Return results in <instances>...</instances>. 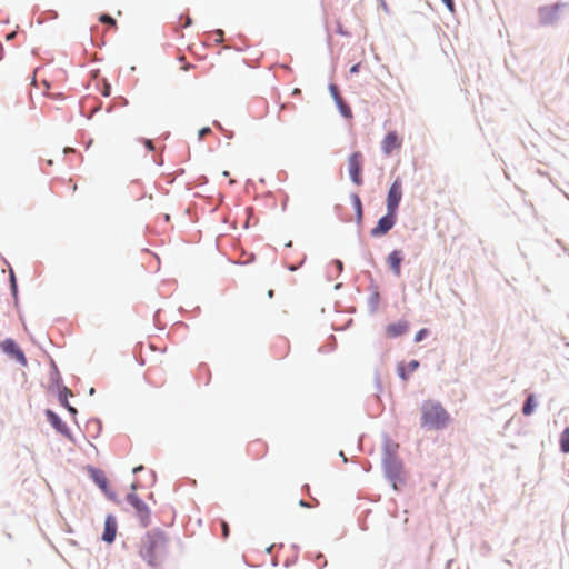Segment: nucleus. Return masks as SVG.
<instances>
[{
  "instance_id": "nucleus-18",
  "label": "nucleus",
  "mask_w": 569,
  "mask_h": 569,
  "mask_svg": "<svg viewBox=\"0 0 569 569\" xmlns=\"http://www.w3.org/2000/svg\"><path fill=\"white\" fill-rule=\"evenodd\" d=\"M352 202H353V206H355L356 211H357L358 221H361V219H362V204H361V200H360L359 196L353 194L352 196Z\"/></svg>"
},
{
  "instance_id": "nucleus-17",
  "label": "nucleus",
  "mask_w": 569,
  "mask_h": 569,
  "mask_svg": "<svg viewBox=\"0 0 569 569\" xmlns=\"http://www.w3.org/2000/svg\"><path fill=\"white\" fill-rule=\"evenodd\" d=\"M535 407H536L535 396L530 395V396H528V398L523 405L522 413L525 416L531 415L535 410Z\"/></svg>"
},
{
  "instance_id": "nucleus-7",
  "label": "nucleus",
  "mask_w": 569,
  "mask_h": 569,
  "mask_svg": "<svg viewBox=\"0 0 569 569\" xmlns=\"http://www.w3.org/2000/svg\"><path fill=\"white\" fill-rule=\"evenodd\" d=\"M128 501L136 509L138 517L141 519V521L146 523L149 518V509L147 505L142 500H140L138 496L134 493L128 495Z\"/></svg>"
},
{
  "instance_id": "nucleus-6",
  "label": "nucleus",
  "mask_w": 569,
  "mask_h": 569,
  "mask_svg": "<svg viewBox=\"0 0 569 569\" xmlns=\"http://www.w3.org/2000/svg\"><path fill=\"white\" fill-rule=\"evenodd\" d=\"M397 219V213H390L387 211V214L379 219L377 226L371 229L370 233L372 237H381L388 233L395 226Z\"/></svg>"
},
{
  "instance_id": "nucleus-34",
  "label": "nucleus",
  "mask_w": 569,
  "mask_h": 569,
  "mask_svg": "<svg viewBox=\"0 0 569 569\" xmlns=\"http://www.w3.org/2000/svg\"><path fill=\"white\" fill-rule=\"evenodd\" d=\"M29 108H33V101L31 100L30 97H29Z\"/></svg>"
},
{
  "instance_id": "nucleus-9",
  "label": "nucleus",
  "mask_w": 569,
  "mask_h": 569,
  "mask_svg": "<svg viewBox=\"0 0 569 569\" xmlns=\"http://www.w3.org/2000/svg\"><path fill=\"white\" fill-rule=\"evenodd\" d=\"M401 147V140L395 131L389 132L381 142V149L385 154H390L393 150Z\"/></svg>"
},
{
  "instance_id": "nucleus-27",
  "label": "nucleus",
  "mask_w": 569,
  "mask_h": 569,
  "mask_svg": "<svg viewBox=\"0 0 569 569\" xmlns=\"http://www.w3.org/2000/svg\"><path fill=\"white\" fill-rule=\"evenodd\" d=\"M216 33H217V36H218V37H217V39H216V41H217V42H221V41H222V39H223V31H222V30H217V31H216Z\"/></svg>"
},
{
  "instance_id": "nucleus-35",
  "label": "nucleus",
  "mask_w": 569,
  "mask_h": 569,
  "mask_svg": "<svg viewBox=\"0 0 569 569\" xmlns=\"http://www.w3.org/2000/svg\"><path fill=\"white\" fill-rule=\"evenodd\" d=\"M13 37H14V32H12V33L8 34V36H7V39H9V40H10V39H12Z\"/></svg>"
},
{
  "instance_id": "nucleus-30",
  "label": "nucleus",
  "mask_w": 569,
  "mask_h": 569,
  "mask_svg": "<svg viewBox=\"0 0 569 569\" xmlns=\"http://www.w3.org/2000/svg\"><path fill=\"white\" fill-rule=\"evenodd\" d=\"M301 93V90L299 88H295L292 91L293 96H299Z\"/></svg>"
},
{
  "instance_id": "nucleus-4",
  "label": "nucleus",
  "mask_w": 569,
  "mask_h": 569,
  "mask_svg": "<svg viewBox=\"0 0 569 569\" xmlns=\"http://www.w3.org/2000/svg\"><path fill=\"white\" fill-rule=\"evenodd\" d=\"M402 199V182L397 178L389 188L387 194V211L397 213L399 203Z\"/></svg>"
},
{
  "instance_id": "nucleus-21",
  "label": "nucleus",
  "mask_w": 569,
  "mask_h": 569,
  "mask_svg": "<svg viewBox=\"0 0 569 569\" xmlns=\"http://www.w3.org/2000/svg\"><path fill=\"white\" fill-rule=\"evenodd\" d=\"M330 91H331L335 100L337 101V103H341L342 98L340 97L338 88L335 84L330 86Z\"/></svg>"
},
{
  "instance_id": "nucleus-1",
  "label": "nucleus",
  "mask_w": 569,
  "mask_h": 569,
  "mask_svg": "<svg viewBox=\"0 0 569 569\" xmlns=\"http://www.w3.org/2000/svg\"><path fill=\"white\" fill-rule=\"evenodd\" d=\"M169 539L161 531H151L142 540L140 555L150 566H158L168 556Z\"/></svg>"
},
{
  "instance_id": "nucleus-20",
  "label": "nucleus",
  "mask_w": 569,
  "mask_h": 569,
  "mask_svg": "<svg viewBox=\"0 0 569 569\" xmlns=\"http://www.w3.org/2000/svg\"><path fill=\"white\" fill-rule=\"evenodd\" d=\"M338 106L340 108L341 113L345 117H351V109L348 106H346L342 100L341 103H338Z\"/></svg>"
},
{
  "instance_id": "nucleus-29",
  "label": "nucleus",
  "mask_w": 569,
  "mask_h": 569,
  "mask_svg": "<svg viewBox=\"0 0 569 569\" xmlns=\"http://www.w3.org/2000/svg\"><path fill=\"white\" fill-rule=\"evenodd\" d=\"M358 70H359V64H355V66H352V67H351V69H350V71H351L352 73L358 72Z\"/></svg>"
},
{
  "instance_id": "nucleus-24",
  "label": "nucleus",
  "mask_w": 569,
  "mask_h": 569,
  "mask_svg": "<svg viewBox=\"0 0 569 569\" xmlns=\"http://www.w3.org/2000/svg\"><path fill=\"white\" fill-rule=\"evenodd\" d=\"M10 281H11V289H12L13 293H16L17 292V282H16L14 272L12 270H10Z\"/></svg>"
},
{
  "instance_id": "nucleus-37",
  "label": "nucleus",
  "mask_w": 569,
  "mask_h": 569,
  "mask_svg": "<svg viewBox=\"0 0 569 569\" xmlns=\"http://www.w3.org/2000/svg\"><path fill=\"white\" fill-rule=\"evenodd\" d=\"M342 267V263L340 261H338V268H341Z\"/></svg>"
},
{
  "instance_id": "nucleus-33",
  "label": "nucleus",
  "mask_w": 569,
  "mask_h": 569,
  "mask_svg": "<svg viewBox=\"0 0 569 569\" xmlns=\"http://www.w3.org/2000/svg\"><path fill=\"white\" fill-rule=\"evenodd\" d=\"M273 295H274L273 290H269V291H268V297H269V298H272V297H273Z\"/></svg>"
},
{
  "instance_id": "nucleus-12",
  "label": "nucleus",
  "mask_w": 569,
  "mask_h": 569,
  "mask_svg": "<svg viewBox=\"0 0 569 569\" xmlns=\"http://www.w3.org/2000/svg\"><path fill=\"white\" fill-rule=\"evenodd\" d=\"M47 417L51 426L60 433L68 435L67 425L60 419V417L54 413L52 410H47Z\"/></svg>"
},
{
  "instance_id": "nucleus-16",
  "label": "nucleus",
  "mask_w": 569,
  "mask_h": 569,
  "mask_svg": "<svg viewBox=\"0 0 569 569\" xmlns=\"http://www.w3.org/2000/svg\"><path fill=\"white\" fill-rule=\"evenodd\" d=\"M559 442H560V450L563 453H568L569 452V427H566L565 430L561 432Z\"/></svg>"
},
{
  "instance_id": "nucleus-8",
  "label": "nucleus",
  "mask_w": 569,
  "mask_h": 569,
  "mask_svg": "<svg viewBox=\"0 0 569 569\" xmlns=\"http://www.w3.org/2000/svg\"><path fill=\"white\" fill-rule=\"evenodd\" d=\"M117 535V519L112 515H108L104 520V531L102 540L111 543L114 541Z\"/></svg>"
},
{
  "instance_id": "nucleus-31",
  "label": "nucleus",
  "mask_w": 569,
  "mask_h": 569,
  "mask_svg": "<svg viewBox=\"0 0 569 569\" xmlns=\"http://www.w3.org/2000/svg\"><path fill=\"white\" fill-rule=\"evenodd\" d=\"M66 407L68 408V410H69L70 412H72V413H76V412H77V411H76V409H74L73 407L69 406L68 403H66Z\"/></svg>"
},
{
  "instance_id": "nucleus-32",
  "label": "nucleus",
  "mask_w": 569,
  "mask_h": 569,
  "mask_svg": "<svg viewBox=\"0 0 569 569\" xmlns=\"http://www.w3.org/2000/svg\"><path fill=\"white\" fill-rule=\"evenodd\" d=\"M142 468H143L142 466L134 467L132 471H133V473H137L138 471L142 470Z\"/></svg>"
},
{
  "instance_id": "nucleus-22",
  "label": "nucleus",
  "mask_w": 569,
  "mask_h": 569,
  "mask_svg": "<svg viewBox=\"0 0 569 569\" xmlns=\"http://www.w3.org/2000/svg\"><path fill=\"white\" fill-rule=\"evenodd\" d=\"M428 329L423 328L421 330H419L416 336H415V341L416 342H419L421 341L427 335H428Z\"/></svg>"
},
{
  "instance_id": "nucleus-5",
  "label": "nucleus",
  "mask_w": 569,
  "mask_h": 569,
  "mask_svg": "<svg viewBox=\"0 0 569 569\" xmlns=\"http://www.w3.org/2000/svg\"><path fill=\"white\" fill-rule=\"evenodd\" d=\"M0 349L8 355L10 358L14 359L17 362H19L22 366H27L28 361L27 358L21 350V348L17 345V342L13 339H4L0 343Z\"/></svg>"
},
{
  "instance_id": "nucleus-11",
  "label": "nucleus",
  "mask_w": 569,
  "mask_h": 569,
  "mask_svg": "<svg viewBox=\"0 0 569 569\" xmlns=\"http://www.w3.org/2000/svg\"><path fill=\"white\" fill-rule=\"evenodd\" d=\"M409 325L407 321H399L396 323H390L386 328V333L389 338L399 337L408 331Z\"/></svg>"
},
{
  "instance_id": "nucleus-15",
  "label": "nucleus",
  "mask_w": 569,
  "mask_h": 569,
  "mask_svg": "<svg viewBox=\"0 0 569 569\" xmlns=\"http://www.w3.org/2000/svg\"><path fill=\"white\" fill-rule=\"evenodd\" d=\"M419 367V362L417 360H411L406 368L400 367L399 368V375L402 379H407L408 375L412 373L417 368Z\"/></svg>"
},
{
  "instance_id": "nucleus-19",
  "label": "nucleus",
  "mask_w": 569,
  "mask_h": 569,
  "mask_svg": "<svg viewBox=\"0 0 569 569\" xmlns=\"http://www.w3.org/2000/svg\"><path fill=\"white\" fill-rule=\"evenodd\" d=\"M99 20H100V22H102V23H108V24H110V26H112V27H116V26H117L116 20H114L112 17L108 16V14H102V16L99 18Z\"/></svg>"
},
{
  "instance_id": "nucleus-14",
  "label": "nucleus",
  "mask_w": 569,
  "mask_h": 569,
  "mask_svg": "<svg viewBox=\"0 0 569 569\" xmlns=\"http://www.w3.org/2000/svg\"><path fill=\"white\" fill-rule=\"evenodd\" d=\"M92 478L94 482L104 491L107 492V485L108 480L104 476V473L100 470H93L92 471Z\"/></svg>"
},
{
  "instance_id": "nucleus-10",
  "label": "nucleus",
  "mask_w": 569,
  "mask_h": 569,
  "mask_svg": "<svg viewBox=\"0 0 569 569\" xmlns=\"http://www.w3.org/2000/svg\"><path fill=\"white\" fill-rule=\"evenodd\" d=\"M388 264L390 269L392 270L393 274L397 277H400L401 274V262H402V254L401 251L395 250L392 251L388 258H387Z\"/></svg>"
},
{
  "instance_id": "nucleus-2",
  "label": "nucleus",
  "mask_w": 569,
  "mask_h": 569,
  "mask_svg": "<svg viewBox=\"0 0 569 569\" xmlns=\"http://www.w3.org/2000/svg\"><path fill=\"white\" fill-rule=\"evenodd\" d=\"M450 421L448 411L441 403L427 400L421 406V427L426 429H442Z\"/></svg>"
},
{
  "instance_id": "nucleus-23",
  "label": "nucleus",
  "mask_w": 569,
  "mask_h": 569,
  "mask_svg": "<svg viewBox=\"0 0 569 569\" xmlns=\"http://www.w3.org/2000/svg\"><path fill=\"white\" fill-rule=\"evenodd\" d=\"M222 537L226 539L229 537V526L226 521H221Z\"/></svg>"
},
{
  "instance_id": "nucleus-25",
  "label": "nucleus",
  "mask_w": 569,
  "mask_h": 569,
  "mask_svg": "<svg viewBox=\"0 0 569 569\" xmlns=\"http://www.w3.org/2000/svg\"><path fill=\"white\" fill-rule=\"evenodd\" d=\"M211 132V129L206 127V128H202L201 130H199V139H203L207 134H209Z\"/></svg>"
},
{
  "instance_id": "nucleus-3",
  "label": "nucleus",
  "mask_w": 569,
  "mask_h": 569,
  "mask_svg": "<svg viewBox=\"0 0 569 569\" xmlns=\"http://www.w3.org/2000/svg\"><path fill=\"white\" fill-rule=\"evenodd\" d=\"M363 164L362 153L357 151L353 152L348 159V171L349 176L353 183L357 186H361L363 183V179L361 176Z\"/></svg>"
},
{
  "instance_id": "nucleus-36",
  "label": "nucleus",
  "mask_w": 569,
  "mask_h": 569,
  "mask_svg": "<svg viewBox=\"0 0 569 569\" xmlns=\"http://www.w3.org/2000/svg\"><path fill=\"white\" fill-rule=\"evenodd\" d=\"M108 94H109V90L104 89V96H108Z\"/></svg>"
},
{
  "instance_id": "nucleus-28",
  "label": "nucleus",
  "mask_w": 569,
  "mask_h": 569,
  "mask_svg": "<svg viewBox=\"0 0 569 569\" xmlns=\"http://www.w3.org/2000/svg\"><path fill=\"white\" fill-rule=\"evenodd\" d=\"M144 144H146V147H147L149 150H153V149H154L153 143H152V141H151V140H146V141H144Z\"/></svg>"
},
{
  "instance_id": "nucleus-13",
  "label": "nucleus",
  "mask_w": 569,
  "mask_h": 569,
  "mask_svg": "<svg viewBox=\"0 0 569 569\" xmlns=\"http://www.w3.org/2000/svg\"><path fill=\"white\" fill-rule=\"evenodd\" d=\"M562 4H555L551 7H546L541 10V18L545 22H552L557 18L558 11L562 8Z\"/></svg>"
},
{
  "instance_id": "nucleus-26",
  "label": "nucleus",
  "mask_w": 569,
  "mask_h": 569,
  "mask_svg": "<svg viewBox=\"0 0 569 569\" xmlns=\"http://www.w3.org/2000/svg\"><path fill=\"white\" fill-rule=\"evenodd\" d=\"M443 3L447 6V8L453 12L455 11V3H453V0H442Z\"/></svg>"
}]
</instances>
